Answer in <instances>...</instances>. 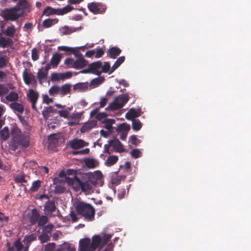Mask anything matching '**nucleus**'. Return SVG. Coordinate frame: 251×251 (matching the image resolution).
Masks as SVG:
<instances>
[{"instance_id": "1", "label": "nucleus", "mask_w": 251, "mask_h": 251, "mask_svg": "<svg viewBox=\"0 0 251 251\" xmlns=\"http://www.w3.org/2000/svg\"><path fill=\"white\" fill-rule=\"evenodd\" d=\"M59 176L65 177V181L71 186L75 191L80 190L86 194L90 193L93 187L98 183L99 178L98 176L92 173H88L83 175L79 178L76 176L70 177L66 176L65 171H61L59 173Z\"/></svg>"}, {"instance_id": "2", "label": "nucleus", "mask_w": 251, "mask_h": 251, "mask_svg": "<svg viewBox=\"0 0 251 251\" xmlns=\"http://www.w3.org/2000/svg\"><path fill=\"white\" fill-rule=\"evenodd\" d=\"M12 140L9 144V149L12 151H16L19 148L25 149L30 144L29 138L23 133L17 126H14L11 130Z\"/></svg>"}, {"instance_id": "3", "label": "nucleus", "mask_w": 251, "mask_h": 251, "mask_svg": "<svg viewBox=\"0 0 251 251\" xmlns=\"http://www.w3.org/2000/svg\"><path fill=\"white\" fill-rule=\"evenodd\" d=\"M75 208L77 214L82 216L85 219L89 221L94 220L95 209L91 204L82 201H78L75 204Z\"/></svg>"}, {"instance_id": "4", "label": "nucleus", "mask_w": 251, "mask_h": 251, "mask_svg": "<svg viewBox=\"0 0 251 251\" xmlns=\"http://www.w3.org/2000/svg\"><path fill=\"white\" fill-rule=\"evenodd\" d=\"M128 94H122L115 98L113 101L108 105L106 109L114 111L122 108L128 101Z\"/></svg>"}, {"instance_id": "5", "label": "nucleus", "mask_w": 251, "mask_h": 251, "mask_svg": "<svg viewBox=\"0 0 251 251\" xmlns=\"http://www.w3.org/2000/svg\"><path fill=\"white\" fill-rule=\"evenodd\" d=\"M73 9V7L69 5H67L63 8L55 9L47 6L44 9L42 13V16H50L52 15H63L66 14Z\"/></svg>"}, {"instance_id": "6", "label": "nucleus", "mask_w": 251, "mask_h": 251, "mask_svg": "<svg viewBox=\"0 0 251 251\" xmlns=\"http://www.w3.org/2000/svg\"><path fill=\"white\" fill-rule=\"evenodd\" d=\"M88 8L90 11L94 14L104 13L106 9V5L99 2H91L88 4Z\"/></svg>"}, {"instance_id": "7", "label": "nucleus", "mask_w": 251, "mask_h": 251, "mask_svg": "<svg viewBox=\"0 0 251 251\" xmlns=\"http://www.w3.org/2000/svg\"><path fill=\"white\" fill-rule=\"evenodd\" d=\"M91 247V240L89 238L81 239L79 242L78 251H95Z\"/></svg>"}, {"instance_id": "8", "label": "nucleus", "mask_w": 251, "mask_h": 251, "mask_svg": "<svg viewBox=\"0 0 251 251\" xmlns=\"http://www.w3.org/2000/svg\"><path fill=\"white\" fill-rule=\"evenodd\" d=\"M91 74H95L97 75H101L100 68L101 67V62L100 61H97L91 63L89 65Z\"/></svg>"}, {"instance_id": "9", "label": "nucleus", "mask_w": 251, "mask_h": 251, "mask_svg": "<svg viewBox=\"0 0 251 251\" xmlns=\"http://www.w3.org/2000/svg\"><path fill=\"white\" fill-rule=\"evenodd\" d=\"M142 112L141 109H136L134 108H130L126 114V118L128 120L135 119V118L138 117L141 115Z\"/></svg>"}, {"instance_id": "10", "label": "nucleus", "mask_w": 251, "mask_h": 251, "mask_svg": "<svg viewBox=\"0 0 251 251\" xmlns=\"http://www.w3.org/2000/svg\"><path fill=\"white\" fill-rule=\"evenodd\" d=\"M40 218V214L36 208H33L31 210L30 216L29 217V222L30 226L35 225L37 223Z\"/></svg>"}, {"instance_id": "11", "label": "nucleus", "mask_w": 251, "mask_h": 251, "mask_svg": "<svg viewBox=\"0 0 251 251\" xmlns=\"http://www.w3.org/2000/svg\"><path fill=\"white\" fill-rule=\"evenodd\" d=\"M23 77L25 83L27 85H29L31 83H36L35 76L31 73H28L26 69L23 72Z\"/></svg>"}, {"instance_id": "12", "label": "nucleus", "mask_w": 251, "mask_h": 251, "mask_svg": "<svg viewBox=\"0 0 251 251\" xmlns=\"http://www.w3.org/2000/svg\"><path fill=\"white\" fill-rule=\"evenodd\" d=\"M112 143V147L113 148L114 151L117 152H124L125 151V149L124 145L121 143L119 139L114 138L111 140Z\"/></svg>"}, {"instance_id": "13", "label": "nucleus", "mask_w": 251, "mask_h": 251, "mask_svg": "<svg viewBox=\"0 0 251 251\" xmlns=\"http://www.w3.org/2000/svg\"><path fill=\"white\" fill-rule=\"evenodd\" d=\"M97 125V122L96 120H93L89 121L84 123L80 128L81 133L89 132L91 129L94 128Z\"/></svg>"}, {"instance_id": "14", "label": "nucleus", "mask_w": 251, "mask_h": 251, "mask_svg": "<svg viewBox=\"0 0 251 251\" xmlns=\"http://www.w3.org/2000/svg\"><path fill=\"white\" fill-rule=\"evenodd\" d=\"M69 146L72 149L77 150L84 147L85 145L83 140L75 138L69 141Z\"/></svg>"}, {"instance_id": "15", "label": "nucleus", "mask_w": 251, "mask_h": 251, "mask_svg": "<svg viewBox=\"0 0 251 251\" xmlns=\"http://www.w3.org/2000/svg\"><path fill=\"white\" fill-rule=\"evenodd\" d=\"M101 241L102 239L100 235H95L92 238V242H91V244L92 245V249H94L95 251L96 250L97 248L99 247L100 249H101Z\"/></svg>"}, {"instance_id": "16", "label": "nucleus", "mask_w": 251, "mask_h": 251, "mask_svg": "<svg viewBox=\"0 0 251 251\" xmlns=\"http://www.w3.org/2000/svg\"><path fill=\"white\" fill-rule=\"evenodd\" d=\"M13 10H14L15 11H18L19 10V8L15 7L12 9H9L8 10V12L6 14L5 16L6 19L11 21H15L19 18V16L16 13V12L13 11Z\"/></svg>"}, {"instance_id": "17", "label": "nucleus", "mask_w": 251, "mask_h": 251, "mask_svg": "<svg viewBox=\"0 0 251 251\" xmlns=\"http://www.w3.org/2000/svg\"><path fill=\"white\" fill-rule=\"evenodd\" d=\"M88 64V62L84 58L77 59L75 60L74 65L72 66L75 69H81L85 67Z\"/></svg>"}, {"instance_id": "18", "label": "nucleus", "mask_w": 251, "mask_h": 251, "mask_svg": "<svg viewBox=\"0 0 251 251\" xmlns=\"http://www.w3.org/2000/svg\"><path fill=\"white\" fill-rule=\"evenodd\" d=\"M121 50L117 47H112L110 48L108 51V56L112 59H115L121 53Z\"/></svg>"}, {"instance_id": "19", "label": "nucleus", "mask_w": 251, "mask_h": 251, "mask_svg": "<svg viewBox=\"0 0 251 251\" xmlns=\"http://www.w3.org/2000/svg\"><path fill=\"white\" fill-rule=\"evenodd\" d=\"M62 58V55L61 54L58 52L54 53L53 54L50 62L51 66L54 68H56L61 61Z\"/></svg>"}, {"instance_id": "20", "label": "nucleus", "mask_w": 251, "mask_h": 251, "mask_svg": "<svg viewBox=\"0 0 251 251\" xmlns=\"http://www.w3.org/2000/svg\"><path fill=\"white\" fill-rule=\"evenodd\" d=\"M39 94L32 89H29L27 94V98L30 102H37Z\"/></svg>"}, {"instance_id": "21", "label": "nucleus", "mask_w": 251, "mask_h": 251, "mask_svg": "<svg viewBox=\"0 0 251 251\" xmlns=\"http://www.w3.org/2000/svg\"><path fill=\"white\" fill-rule=\"evenodd\" d=\"M56 111L57 110L55 109L52 106H50L45 107L42 111V114L45 119H48L51 116L50 114L55 113Z\"/></svg>"}, {"instance_id": "22", "label": "nucleus", "mask_w": 251, "mask_h": 251, "mask_svg": "<svg viewBox=\"0 0 251 251\" xmlns=\"http://www.w3.org/2000/svg\"><path fill=\"white\" fill-rule=\"evenodd\" d=\"M105 78L102 76L95 78L91 81L89 86L91 88H96L102 84Z\"/></svg>"}, {"instance_id": "23", "label": "nucleus", "mask_w": 251, "mask_h": 251, "mask_svg": "<svg viewBox=\"0 0 251 251\" xmlns=\"http://www.w3.org/2000/svg\"><path fill=\"white\" fill-rule=\"evenodd\" d=\"M45 210L46 212L52 213L56 210V206L54 201H47L44 206Z\"/></svg>"}, {"instance_id": "24", "label": "nucleus", "mask_w": 251, "mask_h": 251, "mask_svg": "<svg viewBox=\"0 0 251 251\" xmlns=\"http://www.w3.org/2000/svg\"><path fill=\"white\" fill-rule=\"evenodd\" d=\"M74 90L79 91H86L88 88V82H79L74 85Z\"/></svg>"}, {"instance_id": "25", "label": "nucleus", "mask_w": 251, "mask_h": 251, "mask_svg": "<svg viewBox=\"0 0 251 251\" xmlns=\"http://www.w3.org/2000/svg\"><path fill=\"white\" fill-rule=\"evenodd\" d=\"M10 107L14 111L19 112V113H22L24 110V107L21 103L13 102L9 105Z\"/></svg>"}, {"instance_id": "26", "label": "nucleus", "mask_w": 251, "mask_h": 251, "mask_svg": "<svg viewBox=\"0 0 251 251\" xmlns=\"http://www.w3.org/2000/svg\"><path fill=\"white\" fill-rule=\"evenodd\" d=\"M125 57L124 56H122L118 58L112 66L109 74L113 73L125 61Z\"/></svg>"}, {"instance_id": "27", "label": "nucleus", "mask_w": 251, "mask_h": 251, "mask_svg": "<svg viewBox=\"0 0 251 251\" xmlns=\"http://www.w3.org/2000/svg\"><path fill=\"white\" fill-rule=\"evenodd\" d=\"M58 22V19L57 18L54 19H47L44 20L43 22V26L45 28H50L53 25L57 24Z\"/></svg>"}, {"instance_id": "28", "label": "nucleus", "mask_w": 251, "mask_h": 251, "mask_svg": "<svg viewBox=\"0 0 251 251\" xmlns=\"http://www.w3.org/2000/svg\"><path fill=\"white\" fill-rule=\"evenodd\" d=\"M37 235L35 233H32L26 235L24 238L23 242L25 245H30L31 243L36 240Z\"/></svg>"}, {"instance_id": "29", "label": "nucleus", "mask_w": 251, "mask_h": 251, "mask_svg": "<svg viewBox=\"0 0 251 251\" xmlns=\"http://www.w3.org/2000/svg\"><path fill=\"white\" fill-rule=\"evenodd\" d=\"M102 239L101 241V248H103V247L107 244L108 242L109 241L110 239L112 238L113 234H106L104 233H101L100 235Z\"/></svg>"}, {"instance_id": "30", "label": "nucleus", "mask_w": 251, "mask_h": 251, "mask_svg": "<svg viewBox=\"0 0 251 251\" xmlns=\"http://www.w3.org/2000/svg\"><path fill=\"white\" fill-rule=\"evenodd\" d=\"M72 85L69 83L65 84L60 87V95L65 96L70 93Z\"/></svg>"}, {"instance_id": "31", "label": "nucleus", "mask_w": 251, "mask_h": 251, "mask_svg": "<svg viewBox=\"0 0 251 251\" xmlns=\"http://www.w3.org/2000/svg\"><path fill=\"white\" fill-rule=\"evenodd\" d=\"M13 44V41L11 39L5 37L0 38V46L5 48L7 46H10Z\"/></svg>"}, {"instance_id": "32", "label": "nucleus", "mask_w": 251, "mask_h": 251, "mask_svg": "<svg viewBox=\"0 0 251 251\" xmlns=\"http://www.w3.org/2000/svg\"><path fill=\"white\" fill-rule=\"evenodd\" d=\"M9 130L7 126H5L0 131V138L3 141L6 140L9 137Z\"/></svg>"}, {"instance_id": "33", "label": "nucleus", "mask_w": 251, "mask_h": 251, "mask_svg": "<svg viewBox=\"0 0 251 251\" xmlns=\"http://www.w3.org/2000/svg\"><path fill=\"white\" fill-rule=\"evenodd\" d=\"M118 160V157L116 155L109 156L105 162L107 166H111L115 164Z\"/></svg>"}, {"instance_id": "34", "label": "nucleus", "mask_w": 251, "mask_h": 251, "mask_svg": "<svg viewBox=\"0 0 251 251\" xmlns=\"http://www.w3.org/2000/svg\"><path fill=\"white\" fill-rule=\"evenodd\" d=\"M5 99L9 101L15 102L16 101L18 100L19 96L17 93L14 91H12L10 92L9 94L5 97Z\"/></svg>"}, {"instance_id": "35", "label": "nucleus", "mask_w": 251, "mask_h": 251, "mask_svg": "<svg viewBox=\"0 0 251 251\" xmlns=\"http://www.w3.org/2000/svg\"><path fill=\"white\" fill-rule=\"evenodd\" d=\"M56 134H51L48 138L49 146H54L58 143V137Z\"/></svg>"}, {"instance_id": "36", "label": "nucleus", "mask_w": 251, "mask_h": 251, "mask_svg": "<svg viewBox=\"0 0 251 251\" xmlns=\"http://www.w3.org/2000/svg\"><path fill=\"white\" fill-rule=\"evenodd\" d=\"M49 93L50 96H52L60 94V87L57 85L52 86L49 89Z\"/></svg>"}, {"instance_id": "37", "label": "nucleus", "mask_w": 251, "mask_h": 251, "mask_svg": "<svg viewBox=\"0 0 251 251\" xmlns=\"http://www.w3.org/2000/svg\"><path fill=\"white\" fill-rule=\"evenodd\" d=\"M132 129L135 131L139 130L142 127V123L138 119H134L132 121Z\"/></svg>"}, {"instance_id": "38", "label": "nucleus", "mask_w": 251, "mask_h": 251, "mask_svg": "<svg viewBox=\"0 0 251 251\" xmlns=\"http://www.w3.org/2000/svg\"><path fill=\"white\" fill-rule=\"evenodd\" d=\"M48 73L44 72L42 70H39L37 73V78L40 84L42 83V80L47 78Z\"/></svg>"}, {"instance_id": "39", "label": "nucleus", "mask_w": 251, "mask_h": 251, "mask_svg": "<svg viewBox=\"0 0 251 251\" xmlns=\"http://www.w3.org/2000/svg\"><path fill=\"white\" fill-rule=\"evenodd\" d=\"M9 62V57L6 55L0 56V69L5 68Z\"/></svg>"}, {"instance_id": "40", "label": "nucleus", "mask_w": 251, "mask_h": 251, "mask_svg": "<svg viewBox=\"0 0 251 251\" xmlns=\"http://www.w3.org/2000/svg\"><path fill=\"white\" fill-rule=\"evenodd\" d=\"M15 31L16 29L15 26L13 25H11L7 27L4 33L6 35L12 37L14 36Z\"/></svg>"}, {"instance_id": "41", "label": "nucleus", "mask_w": 251, "mask_h": 251, "mask_svg": "<svg viewBox=\"0 0 251 251\" xmlns=\"http://www.w3.org/2000/svg\"><path fill=\"white\" fill-rule=\"evenodd\" d=\"M48 218L46 215L40 216L39 220L37 222L38 226L42 227L44 226L48 222Z\"/></svg>"}, {"instance_id": "42", "label": "nucleus", "mask_w": 251, "mask_h": 251, "mask_svg": "<svg viewBox=\"0 0 251 251\" xmlns=\"http://www.w3.org/2000/svg\"><path fill=\"white\" fill-rule=\"evenodd\" d=\"M14 180L16 183H26L27 180L25 179V175L21 174L17 175L14 178Z\"/></svg>"}, {"instance_id": "43", "label": "nucleus", "mask_w": 251, "mask_h": 251, "mask_svg": "<svg viewBox=\"0 0 251 251\" xmlns=\"http://www.w3.org/2000/svg\"><path fill=\"white\" fill-rule=\"evenodd\" d=\"M41 182L42 181L39 180H37L33 182L30 190L32 192L37 191L41 186Z\"/></svg>"}, {"instance_id": "44", "label": "nucleus", "mask_w": 251, "mask_h": 251, "mask_svg": "<svg viewBox=\"0 0 251 251\" xmlns=\"http://www.w3.org/2000/svg\"><path fill=\"white\" fill-rule=\"evenodd\" d=\"M101 70H100L101 74L102 73H108L109 74V72H110V70L111 68L110 67V65L109 62H104V65H101Z\"/></svg>"}, {"instance_id": "45", "label": "nucleus", "mask_w": 251, "mask_h": 251, "mask_svg": "<svg viewBox=\"0 0 251 251\" xmlns=\"http://www.w3.org/2000/svg\"><path fill=\"white\" fill-rule=\"evenodd\" d=\"M102 123L105 124V128L110 129L112 127V125L115 123V120L111 119H104Z\"/></svg>"}, {"instance_id": "46", "label": "nucleus", "mask_w": 251, "mask_h": 251, "mask_svg": "<svg viewBox=\"0 0 251 251\" xmlns=\"http://www.w3.org/2000/svg\"><path fill=\"white\" fill-rule=\"evenodd\" d=\"M85 164L89 168H94L96 167V161L94 159H87L85 161Z\"/></svg>"}, {"instance_id": "47", "label": "nucleus", "mask_w": 251, "mask_h": 251, "mask_svg": "<svg viewBox=\"0 0 251 251\" xmlns=\"http://www.w3.org/2000/svg\"><path fill=\"white\" fill-rule=\"evenodd\" d=\"M74 62L75 60L74 58H67L64 60V64L67 66V68H73V67L71 66L74 65Z\"/></svg>"}, {"instance_id": "48", "label": "nucleus", "mask_w": 251, "mask_h": 251, "mask_svg": "<svg viewBox=\"0 0 251 251\" xmlns=\"http://www.w3.org/2000/svg\"><path fill=\"white\" fill-rule=\"evenodd\" d=\"M116 173H117V172H116ZM115 175L116 176L115 177L113 176L111 179L112 183L114 184H119L122 178H125L126 177V176H124V177L122 176H117V174H116Z\"/></svg>"}, {"instance_id": "49", "label": "nucleus", "mask_w": 251, "mask_h": 251, "mask_svg": "<svg viewBox=\"0 0 251 251\" xmlns=\"http://www.w3.org/2000/svg\"><path fill=\"white\" fill-rule=\"evenodd\" d=\"M118 128L120 131H124L127 132L130 130V127L129 125L126 123H123L121 124L119 126Z\"/></svg>"}, {"instance_id": "50", "label": "nucleus", "mask_w": 251, "mask_h": 251, "mask_svg": "<svg viewBox=\"0 0 251 251\" xmlns=\"http://www.w3.org/2000/svg\"><path fill=\"white\" fill-rule=\"evenodd\" d=\"M131 155L133 158L137 159L141 157V152L138 149H135L133 150L131 152Z\"/></svg>"}, {"instance_id": "51", "label": "nucleus", "mask_w": 251, "mask_h": 251, "mask_svg": "<svg viewBox=\"0 0 251 251\" xmlns=\"http://www.w3.org/2000/svg\"><path fill=\"white\" fill-rule=\"evenodd\" d=\"M18 4H19V6L20 7H18L19 8V10L20 9H23V10H25L28 8V6H29L28 3L27 1L25 0H20Z\"/></svg>"}, {"instance_id": "52", "label": "nucleus", "mask_w": 251, "mask_h": 251, "mask_svg": "<svg viewBox=\"0 0 251 251\" xmlns=\"http://www.w3.org/2000/svg\"><path fill=\"white\" fill-rule=\"evenodd\" d=\"M66 188L61 185H57L55 187L54 191L56 193L62 194L65 192Z\"/></svg>"}, {"instance_id": "53", "label": "nucleus", "mask_w": 251, "mask_h": 251, "mask_svg": "<svg viewBox=\"0 0 251 251\" xmlns=\"http://www.w3.org/2000/svg\"><path fill=\"white\" fill-rule=\"evenodd\" d=\"M50 79L52 81H59L61 78V73H53L51 74Z\"/></svg>"}, {"instance_id": "54", "label": "nucleus", "mask_w": 251, "mask_h": 251, "mask_svg": "<svg viewBox=\"0 0 251 251\" xmlns=\"http://www.w3.org/2000/svg\"><path fill=\"white\" fill-rule=\"evenodd\" d=\"M63 249L64 251H75L74 246L69 243L63 244Z\"/></svg>"}, {"instance_id": "55", "label": "nucleus", "mask_w": 251, "mask_h": 251, "mask_svg": "<svg viewBox=\"0 0 251 251\" xmlns=\"http://www.w3.org/2000/svg\"><path fill=\"white\" fill-rule=\"evenodd\" d=\"M39 239L41 243H44L47 242L50 240V237L47 234L44 233L39 236Z\"/></svg>"}, {"instance_id": "56", "label": "nucleus", "mask_w": 251, "mask_h": 251, "mask_svg": "<svg viewBox=\"0 0 251 251\" xmlns=\"http://www.w3.org/2000/svg\"><path fill=\"white\" fill-rule=\"evenodd\" d=\"M14 247L16 249L17 251H21L23 248V245L21 242L20 239L16 240L14 244Z\"/></svg>"}, {"instance_id": "57", "label": "nucleus", "mask_w": 251, "mask_h": 251, "mask_svg": "<svg viewBox=\"0 0 251 251\" xmlns=\"http://www.w3.org/2000/svg\"><path fill=\"white\" fill-rule=\"evenodd\" d=\"M81 115L82 113L77 112L76 113L73 114L72 115L70 116L69 117V119H72L73 120L75 121H78L79 122Z\"/></svg>"}, {"instance_id": "58", "label": "nucleus", "mask_w": 251, "mask_h": 251, "mask_svg": "<svg viewBox=\"0 0 251 251\" xmlns=\"http://www.w3.org/2000/svg\"><path fill=\"white\" fill-rule=\"evenodd\" d=\"M31 58L33 61H36L39 58L38 51L36 48L32 50Z\"/></svg>"}, {"instance_id": "59", "label": "nucleus", "mask_w": 251, "mask_h": 251, "mask_svg": "<svg viewBox=\"0 0 251 251\" xmlns=\"http://www.w3.org/2000/svg\"><path fill=\"white\" fill-rule=\"evenodd\" d=\"M59 116L65 119H69V112L67 110H59L58 111Z\"/></svg>"}, {"instance_id": "60", "label": "nucleus", "mask_w": 251, "mask_h": 251, "mask_svg": "<svg viewBox=\"0 0 251 251\" xmlns=\"http://www.w3.org/2000/svg\"><path fill=\"white\" fill-rule=\"evenodd\" d=\"M110 147H112V143L111 140L108 141V144L104 145V151H103L104 153H106L109 154H110L111 152L110 151L109 148Z\"/></svg>"}, {"instance_id": "61", "label": "nucleus", "mask_w": 251, "mask_h": 251, "mask_svg": "<svg viewBox=\"0 0 251 251\" xmlns=\"http://www.w3.org/2000/svg\"><path fill=\"white\" fill-rule=\"evenodd\" d=\"M9 90L7 87L2 84H0V96L8 93Z\"/></svg>"}, {"instance_id": "62", "label": "nucleus", "mask_w": 251, "mask_h": 251, "mask_svg": "<svg viewBox=\"0 0 251 251\" xmlns=\"http://www.w3.org/2000/svg\"><path fill=\"white\" fill-rule=\"evenodd\" d=\"M139 141L135 135L131 136L129 138V142L132 145H137Z\"/></svg>"}, {"instance_id": "63", "label": "nucleus", "mask_w": 251, "mask_h": 251, "mask_svg": "<svg viewBox=\"0 0 251 251\" xmlns=\"http://www.w3.org/2000/svg\"><path fill=\"white\" fill-rule=\"evenodd\" d=\"M72 76V73L71 72H67L64 73H61V78L64 80L71 78Z\"/></svg>"}, {"instance_id": "64", "label": "nucleus", "mask_w": 251, "mask_h": 251, "mask_svg": "<svg viewBox=\"0 0 251 251\" xmlns=\"http://www.w3.org/2000/svg\"><path fill=\"white\" fill-rule=\"evenodd\" d=\"M95 57L96 58H99L101 57L104 54V51L102 48H99L97 49V51L96 52H95Z\"/></svg>"}]
</instances>
